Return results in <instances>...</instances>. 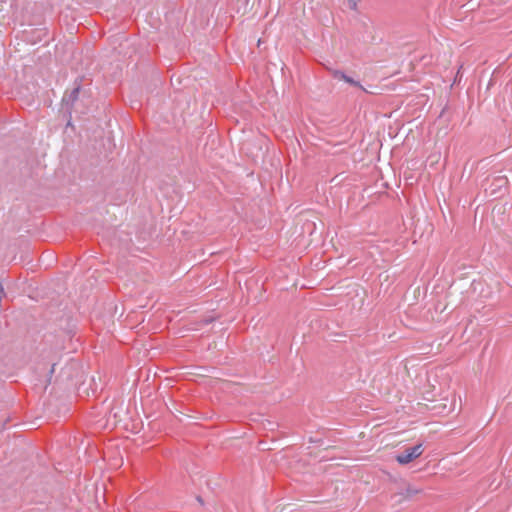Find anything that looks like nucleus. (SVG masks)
<instances>
[{
    "label": "nucleus",
    "instance_id": "1",
    "mask_svg": "<svg viewBox=\"0 0 512 512\" xmlns=\"http://www.w3.org/2000/svg\"><path fill=\"white\" fill-rule=\"evenodd\" d=\"M456 407V393L454 391L446 390L443 391L440 397V402L433 405V409L439 413H450L455 410Z\"/></svg>",
    "mask_w": 512,
    "mask_h": 512
},
{
    "label": "nucleus",
    "instance_id": "2",
    "mask_svg": "<svg viewBox=\"0 0 512 512\" xmlns=\"http://www.w3.org/2000/svg\"><path fill=\"white\" fill-rule=\"evenodd\" d=\"M423 453L422 444L407 448L404 452L396 455L395 459L400 465H407L419 458Z\"/></svg>",
    "mask_w": 512,
    "mask_h": 512
},
{
    "label": "nucleus",
    "instance_id": "3",
    "mask_svg": "<svg viewBox=\"0 0 512 512\" xmlns=\"http://www.w3.org/2000/svg\"><path fill=\"white\" fill-rule=\"evenodd\" d=\"M422 492L423 491L421 488L412 485H407L403 489H401V491H399L396 494V496L398 497V502H402L415 498L416 496L422 494Z\"/></svg>",
    "mask_w": 512,
    "mask_h": 512
},
{
    "label": "nucleus",
    "instance_id": "4",
    "mask_svg": "<svg viewBox=\"0 0 512 512\" xmlns=\"http://www.w3.org/2000/svg\"><path fill=\"white\" fill-rule=\"evenodd\" d=\"M335 77L339 80H343L351 85H354V86H360V84L356 81H354L352 78L348 77L347 75L341 73V72H336L335 73Z\"/></svg>",
    "mask_w": 512,
    "mask_h": 512
}]
</instances>
